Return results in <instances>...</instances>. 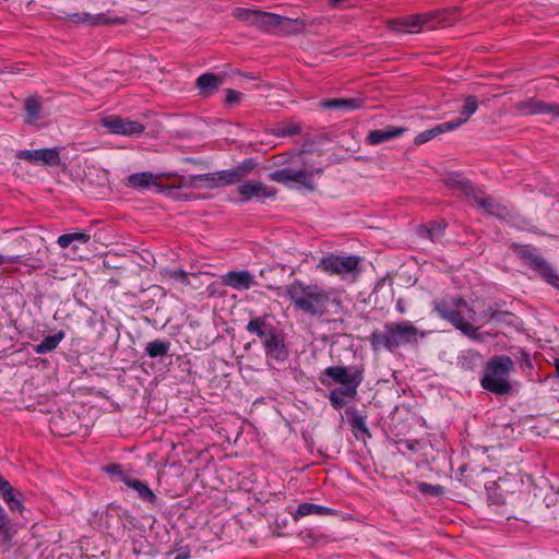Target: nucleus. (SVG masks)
<instances>
[{"instance_id":"nucleus-1","label":"nucleus","mask_w":559,"mask_h":559,"mask_svg":"<svg viewBox=\"0 0 559 559\" xmlns=\"http://www.w3.org/2000/svg\"><path fill=\"white\" fill-rule=\"evenodd\" d=\"M322 374L341 385L330 391L328 395L334 409L343 408L347 400H355L364 381V369L352 366H331L325 368Z\"/></svg>"},{"instance_id":"nucleus-2","label":"nucleus","mask_w":559,"mask_h":559,"mask_svg":"<svg viewBox=\"0 0 559 559\" xmlns=\"http://www.w3.org/2000/svg\"><path fill=\"white\" fill-rule=\"evenodd\" d=\"M418 336L424 337L425 333L420 332L413 323L401 321L385 323L383 330H373L369 342L373 350L385 348L389 352H394L401 346L416 344Z\"/></svg>"},{"instance_id":"nucleus-3","label":"nucleus","mask_w":559,"mask_h":559,"mask_svg":"<svg viewBox=\"0 0 559 559\" xmlns=\"http://www.w3.org/2000/svg\"><path fill=\"white\" fill-rule=\"evenodd\" d=\"M285 295L296 309L313 317H321L328 312L330 294L318 285H306L296 280L285 287Z\"/></svg>"},{"instance_id":"nucleus-4","label":"nucleus","mask_w":559,"mask_h":559,"mask_svg":"<svg viewBox=\"0 0 559 559\" xmlns=\"http://www.w3.org/2000/svg\"><path fill=\"white\" fill-rule=\"evenodd\" d=\"M514 370V361L507 355L491 357L485 366L480 385L488 392L497 395H507L512 385L509 376Z\"/></svg>"},{"instance_id":"nucleus-5","label":"nucleus","mask_w":559,"mask_h":559,"mask_svg":"<svg viewBox=\"0 0 559 559\" xmlns=\"http://www.w3.org/2000/svg\"><path fill=\"white\" fill-rule=\"evenodd\" d=\"M514 252L549 285L559 290V274L535 248L527 245H516L514 246Z\"/></svg>"},{"instance_id":"nucleus-6","label":"nucleus","mask_w":559,"mask_h":559,"mask_svg":"<svg viewBox=\"0 0 559 559\" xmlns=\"http://www.w3.org/2000/svg\"><path fill=\"white\" fill-rule=\"evenodd\" d=\"M359 263L360 258L357 255L328 254L320 259L317 267L329 275L345 277L346 275H356Z\"/></svg>"},{"instance_id":"nucleus-7","label":"nucleus","mask_w":559,"mask_h":559,"mask_svg":"<svg viewBox=\"0 0 559 559\" xmlns=\"http://www.w3.org/2000/svg\"><path fill=\"white\" fill-rule=\"evenodd\" d=\"M234 15L238 20L249 25L255 26L263 32H274L276 29V25H278V22L282 21V15L243 8H237Z\"/></svg>"},{"instance_id":"nucleus-8","label":"nucleus","mask_w":559,"mask_h":559,"mask_svg":"<svg viewBox=\"0 0 559 559\" xmlns=\"http://www.w3.org/2000/svg\"><path fill=\"white\" fill-rule=\"evenodd\" d=\"M100 126L111 134L134 136L145 131V126L136 120L123 118L119 115H109L100 119Z\"/></svg>"},{"instance_id":"nucleus-9","label":"nucleus","mask_w":559,"mask_h":559,"mask_svg":"<svg viewBox=\"0 0 559 559\" xmlns=\"http://www.w3.org/2000/svg\"><path fill=\"white\" fill-rule=\"evenodd\" d=\"M15 157L39 166L53 167L59 166L61 164L58 147L21 150L16 152Z\"/></svg>"},{"instance_id":"nucleus-10","label":"nucleus","mask_w":559,"mask_h":559,"mask_svg":"<svg viewBox=\"0 0 559 559\" xmlns=\"http://www.w3.org/2000/svg\"><path fill=\"white\" fill-rule=\"evenodd\" d=\"M312 175L304 169L282 168L269 174V178L273 181L288 186L289 182H296L305 187L309 191L314 190Z\"/></svg>"},{"instance_id":"nucleus-11","label":"nucleus","mask_w":559,"mask_h":559,"mask_svg":"<svg viewBox=\"0 0 559 559\" xmlns=\"http://www.w3.org/2000/svg\"><path fill=\"white\" fill-rule=\"evenodd\" d=\"M64 16H59V19H64L73 24H84L91 27L103 26V25H118L123 24L126 20L123 17H115L109 19L105 13L91 14L88 12L81 13H67L63 12Z\"/></svg>"},{"instance_id":"nucleus-12","label":"nucleus","mask_w":559,"mask_h":559,"mask_svg":"<svg viewBox=\"0 0 559 559\" xmlns=\"http://www.w3.org/2000/svg\"><path fill=\"white\" fill-rule=\"evenodd\" d=\"M514 107L523 115H549L554 118L559 117V104L545 103L535 97L519 102Z\"/></svg>"},{"instance_id":"nucleus-13","label":"nucleus","mask_w":559,"mask_h":559,"mask_svg":"<svg viewBox=\"0 0 559 559\" xmlns=\"http://www.w3.org/2000/svg\"><path fill=\"white\" fill-rule=\"evenodd\" d=\"M241 202H248L252 199H271L276 195L274 188H269L260 181L248 180L238 187Z\"/></svg>"},{"instance_id":"nucleus-14","label":"nucleus","mask_w":559,"mask_h":559,"mask_svg":"<svg viewBox=\"0 0 559 559\" xmlns=\"http://www.w3.org/2000/svg\"><path fill=\"white\" fill-rule=\"evenodd\" d=\"M246 330L251 334H255L262 341V345L280 333L277 328L269 321L266 316L250 319Z\"/></svg>"},{"instance_id":"nucleus-15","label":"nucleus","mask_w":559,"mask_h":559,"mask_svg":"<svg viewBox=\"0 0 559 559\" xmlns=\"http://www.w3.org/2000/svg\"><path fill=\"white\" fill-rule=\"evenodd\" d=\"M0 496L8 504L12 512H19L20 514L24 511L23 506V493L15 490L12 485L0 475Z\"/></svg>"},{"instance_id":"nucleus-16","label":"nucleus","mask_w":559,"mask_h":559,"mask_svg":"<svg viewBox=\"0 0 559 559\" xmlns=\"http://www.w3.org/2000/svg\"><path fill=\"white\" fill-rule=\"evenodd\" d=\"M457 8H452L443 11H436L430 13L419 14L421 26L426 25L428 28H436L445 24H451L457 20L455 16Z\"/></svg>"},{"instance_id":"nucleus-17","label":"nucleus","mask_w":559,"mask_h":559,"mask_svg":"<svg viewBox=\"0 0 559 559\" xmlns=\"http://www.w3.org/2000/svg\"><path fill=\"white\" fill-rule=\"evenodd\" d=\"M222 283L234 289H249L253 284V276L247 270L229 271L222 276Z\"/></svg>"},{"instance_id":"nucleus-18","label":"nucleus","mask_w":559,"mask_h":559,"mask_svg":"<svg viewBox=\"0 0 559 559\" xmlns=\"http://www.w3.org/2000/svg\"><path fill=\"white\" fill-rule=\"evenodd\" d=\"M15 533L16 530L10 524L9 516L0 504V551L2 554L11 550Z\"/></svg>"},{"instance_id":"nucleus-19","label":"nucleus","mask_w":559,"mask_h":559,"mask_svg":"<svg viewBox=\"0 0 559 559\" xmlns=\"http://www.w3.org/2000/svg\"><path fill=\"white\" fill-rule=\"evenodd\" d=\"M263 347L266 357H270L276 362H284L288 358V349L281 333L275 335L272 340L266 341Z\"/></svg>"},{"instance_id":"nucleus-20","label":"nucleus","mask_w":559,"mask_h":559,"mask_svg":"<svg viewBox=\"0 0 559 559\" xmlns=\"http://www.w3.org/2000/svg\"><path fill=\"white\" fill-rule=\"evenodd\" d=\"M406 131L403 127H388L385 129L371 130L367 135V143L370 145H378L383 142L390 141L401 136Z\"/></svg>"},{"instance_id":"nucleus-21","label":"nucleus","mask_w":559,"mask_h":559,"mask_svg":"<svg viewBox=\"0 0 559 559\" xmlns=\"http://www.w3.org/2000/svg\"><path fill=\"white\" fill-rule=\"evenodd\" d=\"M222 84L223 78L211 72L200 75L195 81V86L199 90V94L203 96H210L214 94Z\"/></svg>"},{"instance_id":"nucleus-22","label":"nucleus","mask_w":559,"mask_h":559,"mask_svg":"<svg viewBox=\"0 0 559 559\" xmlns=\"http://www.w3.org/2000/svg\"><path fill=\"white\" fill-rule=\"evenodd\" d=\"M346 415L348 416V421L350 424L352 431L355 435L356 439L365 440V438H371V433L366 424V415L355 409H347Z\"/></svg>"},{"instance_id":"nucleus-23","label":"nucleus","mask_w":559,"mask_h":559,"mask_svg":"<svg viewBox=\"0 0 559 559\" xmlns=\"http://www.w3.org/2000/svg\"><path fill=\"white\" fill-rule=\"evenodd\" d=\"M447 187L461 191L468 199L474 195L475 187L468 179L460 174H452L445 179Z\"/></svg>"},{"instance_id":"nucleus-24","label":"nucleus","mask_w":559,"mask_h":559,"mask_svg":"<svg viewBox=\"0 0 559 559\" xmlns=\"http://www.w3.org/2000/svg\"><path fill=\"white\" fill-rule=\"evenodd\" d=\"M473 201V205H477L488 214H497L504 207L498 204L491 197L485 195V193L476 188L474 195L469 198Z\"/></svg>"},{"instance_id":"nucleus-25","label":"nucleus","mask_w":559,"mask_h":559,"mask_svg":"<svg viewBox=\"0 0 559 559\" xmlns=\"http://www.w3.org/2000/svg\"><path fill=\"white\" fill-rule=\"evenodd\" d=\"M465 305L466 302L462 298H444L432 301L433 310L443 320H447V318L453 312L455 308H460L461 306Z\"/></svg>"},{"instance_id":"nucleus-26","label":"nucleus","mask_w":559,"mask_h":559,"mask_svg":"<svg viewBox=\"0 0 559 559\" xmlns=\"http://www.w3.org/2000/svg\"><path fill=\"white\" fill-rule=\"evenodd\" d=\"M325 109H340L352 111L362 106V100L359 98H333L326 99L321 103Z\"/></svg>"},{"instance_id":"nucleus-27","label":"nucleus","mask_w":559,"mask_h":559,"mask_svg":"<svg viewBox=\"0 0 559 559\" xmlns=\"http://www.w3.org/2000/svg\"><path fill=\"white\" fill-rule=\"evenodd\" d=\"M332 515L335 514V511L331 508L310 503V502H302L297 507L296 514L294 516L295 520L298 518L307 516V515Z\"/></svg>"},{"instance_id":"nucleus-28","label":"nucleus","mask_w":559,"mask_h":559,"mask_svg":"<svg viewBox=\"0 0 559 559\" xmlns=\"http://www.w3.org/2000/svg\"><path fill=\"white\" fill-rule=\"evenodd\" d=\"M128 186L134 189H148L157 186L156 177L148 171L132 174L128 177Z\"/></svg>"},{"instance_id":"nucleus-29","label":"nucleus","mask_w":559,"mask_h":559,"mask_svg":"<svg viewBox=\"0 0 559 559\" xmlns=\"http://www.w3.org/2000/svg\"><path fill=\"white\" fill-rule=\"evenodd\" d=\"M122 481L129 487L134 489L139 497L144 500L152 503H155L157 500L156 495L141 480L138 479H129V478H122Z\"/></svg>"},{"instance_id":"nucleus-30","label":"nucleus","mask_w":559,"mask_h":559,"mask_svg":"<svg viewBox=\"0 0 559 559\" xmlns=\"http://www.w3.org/2000/svg\"><path fill=\"white\" fill-rule=\"evenodd\" d=\"M478 102L475 96H467L464 100V105L461 109L460 117L454 119V122L457 123V127H461L465 123L477 110Z\"/></svg>"},{"instance_id":"nucleus-31","label":"nucleus","mask_w":559,"mask_h":559,"mask_svg":"<svg viewBox=\"0 0 559 559\" xmlns=\"http://www.w3.org/2000/svg\"><path fill=\"white\" fill-rule=\"evenodd\" d=\"M302 27L304 22L300 19H289L282 16V21L278 22V25H276V29L274 32L288 35L299 32Z\"/></svg>"},{"instance_id":"nucleus-32","label":"nucleus","mask_w":559,"mask_h":559,"mask_svg":"<svg viewBox=\"0 0 559 559\" xmlns=\"http://www.w3.org/2000/svg\"><path fill=\"white\" fill-rule=\"evenodd\" d=\"M63 337V332H58L53 335L46 336L39 344L35 345L34 352L36 354L49 353L57 348V346L59 345Z\"/></svg>"},{"instance_id":"nucleus-33","label":"nucleus","mask_w":559,"mask_h":559,"mask_svg":"<svg viewBox=\"0 0 559 559\" xmlns=\"http://www.w3.org/2000/svg\"><path fill=\"white\" fill-rule=\"evenodd\" d=\"M419 14L406 16L404 19L393 20L390 22V26L393 29H405L407 32H414L413 28H420Z\"/></svg>"},{"instance_id":"nucleus-34","label":"nucleus","mask_w":559,"mask_h":559,"mask_svg":"<svg viewBox=\"0 0 559 559\" xmlns=\"http://www.w3.org/2000/svg\"><path fill=\"white\" fill-rule=\"evenodd\" d=\"M90 239H91V236L88 234H86L84 231H75V233H69V234H63V235L59 236L57 239V243L61 248H68L73 242L86 243V242H88Z\"/></svg>"},{"instance_id":"nucleus-35","label":"nucleus","mask_w":559,"mask_h":559,"mask_svg":"<svg viewBox=\"0 0 559 559\" xmlns=\"http://www.w3.org/2000/svg\"><path fill=\"white\" fill-rule=\"evenodd\" d=\"M197 181H204L209 189H216L221 187L217 171L189 176L186 185L194 186Z\"/></svg>"},{"instance_id":"nucleus-36","label":"nucleus","mask_w":559,"mask_h":559,"mask_svg":"<svg viewBox=\"0 0 559 559\" xmlns=\"http://www.w3.org/2000/svg\"><path fill=\"white\" fill-rule=\"evenodd\" d=\"M169 347V342L163 340H155L147 343L145 347V353L151 358L163 357L168 353Z\"/></svg>"},{"instance_id":"nucleus-37","label":"nucleus","mask_w":559,"mask_h":559,"mask_svg":"<svg viewBox=\"0 0 559 559\" xmlns=\"http://www.w3.org/2000/svg\"><path fill=\"white\" fill-rule=\"evenodd\" d=\"M218 180L221 183V187L231 186L238 182H241L242 180L239 177V174L236 169V167H233L230 169H224L217 171Z\"/></svg>"},{"instance_id":"nucleus-38","label":"nucleus","mask_w":559,"mask_h":559,"mask_svg":"<svg viewBox=\"0 0 559 559\" xmlns=\"http://www.w3.org/2000/svg\"><path fill=\"white\" fill-rule=\"evenodd\" d=\"M445 226L447 224L444 222L430 223L428 226L424 227V233L431 241H439Z\"/></svg>"},{"instance_id":"nucleus-39","label":"nucleus","mask_w":559,"mask_h":559,"mask_svg":"<svg viewBox=\"0 0 559 559\" xmlns=\"http://www.w3.org/2000/svg\"><path fill=\"white\" fill-rule=\"evenodd\" d=\"M301 131L300 126L296 122H285L277 128L276 135L286 138L299 134Z\"/></svg>"},{"instance_id":"nucleus-40","label":"nucleus","mask_w":559,"mask_h":559,"mask_svg":"<svg viewBox=\"0 0 559 559\" xmlns=\"http://www.w3.org/2000/svg\"><path fill=\"white\" fill-rule=\"evenodd\" d=\"M448 322L452 323L461 332L471 330L469 322L464 321L461 312L455 308L453 312L447 318Z\"/></svg>"},{"instance_id":"nucleus-41","label":"nucleus","mask_w":559,"mask_h":559,"mask_svg":"<svg viewBox=\"0 0 559 559\" xmlns=\"http://www.w3.org/2000/svg\"><path fill=\"white\" fill-rule=\"evenodd\" d=\"M240 179L242 180L246 176H248L255 167L257 162L254 158H246L241 163L235 166Z\"/></svg>"},{"instance_id":"nucleus-42","label":"nucleus","mask_w":559,"mask_h":559,"mask_svg":"<svg viewBox=\"0 0 559 559\" xmlns=\"http://www.w3.org/2000/svg\"><path fill=\"white\" fill-rule=\"evenodd\" d=\"M25 110L29 118L37 119L41 111V105L38 100L31 98L25 103Z\"/></svg>"},{"instance_id":"nucleus-43","label":"nucleus","mask_w":559,"mask_h":559,"mask_svg":"<svg viewBox=\"0 0 559 559\" xmlns=\"http://www.w3.org/2000/svg\"><path fill=\"white\" fill-rule=\"evenodd\" d=\"M456 128H459L457 123H455L454 120H452V121L439 123V124L435 126L433 128H431L430 131L432 132V136L435 139L436 136H438L442 133L455 130Z\"/></svg>"},{"instance_id":"nucleus-44","label":"nucleus","mask_w":559,"mask_h":559,"mask_svg":"<svg viewBox=\"0 0 559 559\" xmlns=\"http://www.w3.org/2000/svg\"><path fill=\"white\" fill-rule=\"evenodd\" d=\"M522 371H530L533 368L530 354L525 350H520L514 355Z\"/></svg>"},{"instance_id":"nucleus-45","label":"nucleus","mask_w":559,"mask_h":559,"mask_svg":"<svg viewBox=\"0 0 559 559\" xmlns=\"http://www.w3.org/2000/svg\"><path fill=\"white\" fill-rule=\"evenodd\" d=\"M421 493L430 495L432 497L440 496L443 492V488L440 485H431L428 483H420L418 486Z\"/></svg>"},{"instance_id":"nucleus-46","label":"nucleus","mask_w":559,"mask_h":559,"mask_svg":"<svg viewBox=\"0 0 559 559\" xmlns=\"http://www.w3.org/2000/svg\"><path fill=\"white\" fill-rule=\"evenodd\" d=\"M433 136H432V132L430 131V129L428 130H425L420 133H418L415 139H414V143L416 145H421L424 143H427L428 141L432 140Z\"/></svg>"},{"instance_id":"nucleus-47","label":"nucleus","mask_w":559,"mask_h":559,"mask_svg":"<svg viewBox=\"0 0 559 559\" xmlns=\"http://www.w3.org/2000/svg\"><path fill=\"white\" fill-rule=\"evenodd\" d=\"M241 96H242V94L240 92L229 88L226 91L225 104L226 105L235 104V103L239 102Z\"/></svg>"},{"instance_id":"nucleus-48","label":"nucleus","mask_w":559,"mask_h":559,"mask_svg":"<svg viewBox=\"0 0 559 559\" xmlns=\"http://www.w3.org/2000/svg\"><path fill=\"white\" fill-rule=\"evenodd\" d=\"M104 471L111 475H118L121 479L127 478L122 471L121 465L119 464H110L104 467Z\"/></svg>"},{"instance_id":"nucleus-49","label":"nucleus","mask_w":559,"mask_h":559,"mask_svg":"<svg viewBox=\"0 0 559 559\" xmlns=\"http://www.w3.org/2000/svg\"><path fill=\"white\" fill-rule=\"evenodd\" d=\"M170 277L175 281L181 282L183 284H189L188 274L183 270H174L169 273Z\"/></svg>"},{"instance_id":"nucleus-50","label":"nucleus","mask_w":559,"mask_h":559,"mask_svg":"<svg viewBox=\"0 0 559 559\" xmlns=\"http://www.w3.org/2000/svg\"><path fill=\"white\" fill-rule=\"evenodd\" d=\"M495 310L492 307L487 308L480 313V318L485 323L492 322L495 320Z\"/></svg>"},{"instance_id":"nucleus-51","label":"nucleus","mask_w":559,"mask_h":559,"mask_svg":"<svg viewBox=\"0 0 559 559\" xmlns=\"http://www.w3.org/2000/svg\"><path fill=\"white\" fill-rule=\"evenodd\" d=\"M469 328H471V330H468V331L465 330V332H462V333L472 340L479 341L480 340L479 328L474 326L471 323H469Z\"/></svg>"},{"instance_id":"nucleus-52","label":"nucleus","mask_w":559,"mask_h":559,"mask_svg":"<svg viewBox=\"0 0 559 559\" xmlns=\"http://www.w3.org/2000/svg\"><path fill=\"white\" fill-rule=\"evenodd\" d=\"M5 262H10V263L21 262V257L20 255L4 257V255L0 254V265Z\"/></svg>"},{"instance_id":"nucleus-53","label":"nucleus","mask_w":559,"mask_h":559,"mask_svg":"<svg viewBox=\"0 0 559 559\" xmlns=\"http://www.w3.org/2000/svg\"><path fill=\"white\" fill-rule=\"evenodd\" d=\"M510 316H511V313L508 311L495 310V320L493 321L502 322L506 320V318H508Z\"/></svg>"},{"instance_id":"nucleus-54","label":"nucleus","mask_w":559,"mask_h":559,"mask_svg":"<svg viewBox=\"0 0 559 559\" xmlns=\"http://www.w3.org/2000/svg\"><path fill=\"white\" fill-rule=\"evenodd\" d=\"M191 554L190 550L186 547L182 549H179V552L175 556L174 559H190Z\"/></svg>"},{"instance_id":"nucleus-55","label":"nucleus","mask_w":559,"mask_h":559,"mask_svg":"<svg viewBox=\"0 0 559 559\" xmlns=\"http://www.w3.org/2000/svg\"><path fill=\"white\" fill-rule=\"evenodd\" d=\"M396 310L401 313V314H404L406 312V307H405V304L403 301V299H399L396 301Z\"/></svg>"},{"instance_id":"nucleus-56","label":"nucleus","mask_w":559,"mask_h":559,"mask_svg":"<svg viewBox=\"0 0 559 559\" xmlns=\"http://www.w3.org/2000/svg\"><path fill=\"white\" fill-rule=\"evenodd\" d=\"M554 366L556 368V376L559 378V358L555 359Z\"/></svg>"},{"instance_id":"nucleus-57","label":"nucleus","mask_w":559,"mask_h":559,"mask_svg":"<svg viewBox=\"0 0 559 559\" xmlns=\"http://www.w3.org/2000/svg\"><path fill=\"white\" fill-rule=\"evenodd\" d=\"M407 448L409 450H415V444H413L412 442H407Z\"/></svg>"},{"instance_id":"nucleus-58","label":"nucleus","mask_w":559,"mask_h":559,"mask_svg":"<svg viewBox=\"0 0 559 559\" xmlns=\"http://www.w3.org/2000/svg\"><path fill=\"white\" fill-rule=\"evenodd\" d=\"M319 381H320L322 384H324V385L326 384V381H325V379L323 378V376H321V377L319 378Z\"/></svg>"}]
</instances>
